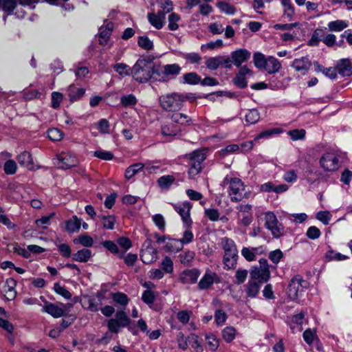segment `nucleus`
<instances>
[{"label": "nucleus", "mask_w": 352, "mask_h": 352, "mask_svg": "<svg viewBox=\"0 0 352 352\" xmlns=\"http://www.w3.org/2000/svg\"><path fill=\"white\" fill-rule=\"evenodd\" d=\"M154 64L146 58H139L131 68L133 78L140 83L148 82L154 78Z\"/></svg>", "instance_id": "1"}, {"label": "nucleus", "mask_w": 352, "mask_h": 352, "mask_svg": "<svg viewBox=\"0 0 352 352\" xmlns=\"http://www.w3.org/2000/svg\"><path fill=\"white\" fill-rule=\"evenodd\" d=\"M221 245L224 250L223 263L225 269L235 268L238 258V250L235 242L231 239L223 237L221 240Z\"/></svg>", "instance_id": "2"}, {"label": "nucleus", "mask_w": 352, "mask_h": 352, "mask_svg": "<svg viewBox=\"0 0 352 352\" xmlns=\"http://www.w3.org/2000/svg\"><path fill=\"white\" fill-rule=\"evenodd\" d=\"M161 108L168 112L179 111L184 106V96L179 93H168L159 98Z\"/></svg>", "instance_id": "3"}, {"label": "nucleus", "mask_w": 352, "mask_h": 352, "mask_svg": "<svg viewBox=\"0 0 352 352\" xmlns=\"http://www.w3.org/2000/svg\"><path fill=\"white\" fill-rule=\"evenodd\" d=\"M224 184L228 186V195L231 201L237 202L248 197L243 182L236 177H226Z\"/></svg>", "instance_id": "4"}, {"label": "nucleus", "mask_w": 352, "mask_h": 352, "mask_svg": "<svg viewBox=\"0 0 352 352\" xmlns=\"http://www.w3.org/2000/svg\"><path fill=\"white\" fill-rule=\"evenodd\" d=\"M265 226L275 238H278L284 234V226L279 223L276 215L272 212L265 214Z\"/></svg>", "instance_id": "5"}, {"label": "nucleus", "mask_w": 352, "mask_h": 352, "mask_svg": "<svg viewBox=\"0 0 352 352\" xmlns=\"http://www.w3.org/2000/svg\"><path fill=\"white\" fill-rule=\"evenodd\" d=\"M54 164L62 169H68L76 166L78 164V160L70 152H63L53 159Z\"/></svg>", "instance_id": "6"}, {"label": "nucleus", "mask_w": 352, "mask_h": 352, "mask_svg": "<svg viewBox=\"0 0 352 352\" xmlns=\"http://www.w3.org/2000/svg\"><path fill=\"white\" fill-rule=\"evenodd\" d=\"M307 282L302 279L300 276L294 277L288 287L289 297L292 299H296L307 287Z\"/></svg>", "instance_id": "7"}, {"label": "nucleus", "mask_w": 352, "mask_h": 352, "mask_svg": "<svg viewBox=\"0 0 352 352\" xmlns=\"http://www.w3.org/2000/svg\"><path fill=\"white\" fill-rule=\"evenodd\" d=\"M320 164L324 171H335L338 170L340 166L338 156L333 152L324 153L320 157Z\"/></svg>", "instance_id": "8"}, {"label": "nucleus", "mask_w": 352, "mask_h": 352, "mask_svg": "<svg viewBox=\"0 0 352 352\" xmlns=\"http://www.w3.org/2000/svg\"><path fill=\"white\" fill-rule=\"evenodd\" d=\"M250 273V278L259 283H266L270 278V269L259 268L258 266L252 267Z\"/></svg>", "instance_id": "9"}, {"label": "nucleus", "mask_w": 352, "mask_h": 352, "mask_svg": "<svg viewBox=\"0 0 352 352\" xmlns=\"http://www.w3.org/2000/svg\"><path fill=\"white\" fill-rule=\"evenodd\" d=\"M141 260L145 264H151L157 259V251L148 242V245L142 250Z\"/></svg>", "instance_id": "10"}, {"label": "nucleus", "mask_w": 352, "mask_h": 352, "mask_svg": "<svg viewBox=\"0 0 352 352\" xmlns=\"http://www.w3.org/2000/svg\"><path fill=\"white\" fill-rule=\"evenodd\" d=\"M191 207L192 205L190 202L188 201L174 205L175 210L180 214L182 221L186 225H190L191 223L190 218V211Z\"/></svg>", "instance_id": "11"}, {"label": "nucleus", "mask_w": 352, "mask_h": 352, "mask_svg": "<svg viewBox=\"0 0 352 352\" xmlns=\"http://www.w3.org/2000/svg\"><path fill=\"white\" fill-rule=\"evenodd\" d=\"M250 52L245 49H239L231 53V58L233 64L236 67H240L243 63L246 62L250 58Z\"/></svg>", "instance_id": "12"}, {"label": "nucleus", "mask_w": 352, "mask_h": 352, "mask_svg": "<svg viewBox=\"0 0 352 352\" xmlns=\"http://www.w3.org/2000/svg\"><path fill=\"white\" fill-rule=\"evenodd\" d=\"M1 6L0 8L7 12L8 14H11L14 12V10H16L15 14L19 18H23L24 16L25 12L23 11H19V6H17L15 0H0Z\"/></svg>", "instance_id": "13"}, {"label": "nucleus", "mask_w": 352, "mask_h": 352, "mask_svg": "<svg viewBox=\"0 0 352 352\" xmlns=\"http://www.w3.org/2000/svg\"><path fill=\"white\" fill-rule=\"evenodd\" d=\"M311 66V62L307 57H301L294 60L292 67L298 72L305 75L307 73Z\"/></svg>", "instance_id": "14"}, {"label": "nucleus", "mask_w": 352, "mask_h": 352, "mask_svg": "<svg viewBox=\"0 0 352 352\" xmlns=\"http://www.w3.org/2000/svg\"><path fill=\"white\" fill-rule=\"evenodd\" d=\"M217 280V274L208 270L199 282L198 287L200 289H206Z\"/></svg>", "instance_id": "15"}, {"label": "nucleus", "mask_w": 352, "mask_h": 352, "mask_svg": "<svg viewBox=\"0 0 352 352\" xmlns=\"http://www.w3.org/2000/svg\"><path fill=\"white\" fill-rule=\"evenodd\" d=\"M18 163L28 170L34 169V164L32 154L28 151H23L16 156Z\"/></svg>", "instance_id": "16"}, {"label": "nucleus", "mask_w": 352, "mask_h": 352, "mask_svg": "<svg viewBox=\"0 0 352 352\" xmlns=\"http://www.w3.org/2000/svg\"><path fill=\"white\" fill-rule=\"evenodd\" d=\"M64 305L62 307H59L55 304L45 302V305L43 307L42 311L46 312L53 316L54 318H60L63 316L65 309L63 308Z\"/></svg>", "instance_id": "17"}, {"label": "nucleus", "mask_w": 352, "mask_h": 352, "mask_svg": "<svg viewBox=\"0 0 352 352\" xmlns=\"http://www.w3.org/2000/svg\"><path fill=\"white\" fill-rule=\"evenodd\" d=\"M263 70L269 74H276L281 69L280 62L274 56H270L267 57V61L265 64Z\"/></svg>", "instance_id": "18"}, {"label": "nucleus", "mask_w": 352, "mask_h": 352, "mask_svg": "<svg viewBox=\"0 0 352 352\" xmlns=\"http://www.w3.org/2000/svg\"><path fill=\"white\" fill-rule=\"evenodd\" d=\"M200 275V272L197 269L187 270L180 275V280L184 284H191L197 281Z\"/></svg>", "instance_id": "19"}, {"label": "nucleus", "mask_w": 352, "mask_h": 352, "mask_svg": "<svg viewBox=\"0 0 352 352\" xmlns=\"http://www.w3.org/2000/svg\"><path fill=\"white\" fill-rule=\"evenodd\" d=\"M148 19L149 23L156 29H161L164 23L165 15L162 11H158L157 13H148Z\"/></svg>", "instance_id": "20"}, {"label": "nucleus", "mask_w": 352, "mask_h": 352, "mask_svg": "<svg viewBox=\"0 0 352 352\" xmlns=\"http://www.w3.org/2000/svg\"><path fill=\"white\" fill-rule=\"evenodd\" d=\"M16 286V282L14 279L10 278H8L6 281L3 290L5 292L6 298L8 300H14L16 296V291L15 287Z\"/></svg>", "instance_id": "21"}, {"label": "nucleus", "mask_w": 352, "mask_h": 352, "mask_svg": "<svg viewBox=\"0 0 352 352\" xmlns=\"http://www.w3.org/2000/svg\"><path fill=\"white\" fill-rule=\"evenodd\" d=\"M113 28V24L111 23H109L105 27L100 28L99 42L102 45L106 46L109 45Z\"/></svg>", "instance_id": "22"}, {"label": "nucleus", "mask_w": 352, "mask_h": 352, "mask_svg": "<svg viewBox=\"0 0 352 352\" xmlns=\"http://www.w3.org/2000/svg\"><path fill=\"white\" fill-rule=\"evenodd\" d=\"M304 322V314L300 313L292 317L289 322V326L293 333L300 332L302 330V324Z\"/></svg>", "instance_id": "23"}, {"label": "nucleus", "mask_w": 352, "mask_h": 352, "mask_svg": "<svg viewBox=\"0 0 352 352\" xmlns=\"http://www.w3.org/2000/svg\"><path fill=\"white\" fill-rule=\"evenodd\" d=\"M85 94V89L82 87H78L71 85L67 88V95L71 102L79 100Z\"/></svg>", "instance_id": "24"}, {"label": "nucleus", "mask_w": 352, "mask_h": 352, "mask_svg": "<svg viewBox=\"0 0 352 352\" xmlns=\"http://www.w3.org/2000/svg\"><path fill=\"white\" fill-rule=\"evenodd\" d=\"M173 113L170 118L173 122L181 125H190L192 123V120L188 115L178 111Z\"/></svg>", "instance_id": "25"}, {"label": "nucleus", "mask_w": 352, "mask_h": 352, "mask_svg": "<svg viewBox=\"0 0 352 352\" xmlns=\"http://www.w3.org/2000/svg\"><path fill=\"white\" fill-rule=\"evenodd\" d=\"M338 72L343 76H349L352 74V66L349 60H341L337 65Z\"/></svg>", "instance_id": "26"}, {"label": "nucleus", "mask_w": 352, "mask_h": 352, "mask_svg": "<svg viewBox=\"0 0 352 352\" xmlns=\"http://www.w3.org/2000/svg\"><path fill=\"white\" fill-rule=\"evenodd\" d=\"M80 226L81 219H78L76 216H73L72 218L65 222V229L69 233L79 231Z\"/></svg>", "instance_id": "27"}, {"label": "nucleus", "mask_w": 352, "mask_h": 352, "mask_svg": "<svg viewBox=\"0 0 352 352\" xmlns=\"http://www.w3.org/2000/svg\"><path fill=\"white\" fill-rule=\"evenodd\" d=\"M82 304L84 307L91 311H98L100 306L98 299L89 296H85L83 297Z\"/></svg>", "instance_id": "28"}, {"label": "nucleus", "mask_w": 352, "mask_h": 352, "mask_svg": "<svg viewBox=\"0 0 352 352\" xmlns=\"http://www.w3.org/2000/svg\"><path fill=\"white\" fill-rule=\"evenodd\" d=\"M281 5L283 8V16L287 17L289 21H291L295 14L294 8L291 3V1L281 0Z\"/></svg>", "instance_id": "29"}, {"label": "nucleus", "mask_w": 352, "mask_h": 352, "mask_svg": "<svg viewBox=\"0 0 352 352\" xmlns=\"http://www.w3.org/2000/svg\"><path fill=\"white\" fill-rule=\"evenodd\" d=\"M260 288L259 283L250 278L248 283L246 285L247 295L250 298L256 297L259 292Z\"/></svg>", "instance_id": "30"}, {"label": "nucleus", "mask_w": 352, "mask_h": 352, "mask_svg": "<svg viewBox=\"0 0 352 352\" xmlns=\"http://www.w3.org/2000/svg\"><path fill=\"white\" fill-rule=\"evenodd\" d=\"M206 157V150H197L189 154V159L190 162L199 164L201 165L202 162Z\"/></svg>", "instance_id": "31"}, {"label": "nucleus", "mask_w": 352, "mask_h": 352, "mask_svg": "<svg viewBox=\"0 0 352 352\" xmlns=\"http://www.w3.org/2000/svg\"><path fill=\"white\" fill-rule=\"evenodd\" d=\"M91 256V252L88 249H82L74 254L72 258L78 262L85 263L89 261Z\"/></svg>", "instance_id": "32"}, {"label": "nucleus", "mask_w": 352, "mask_h": 352, "mask_svg": "<svg viewBox=\"0 0 352 352\" xmlns=\"http://www.w3.org/2000/svg\"><path fill=\"white\" fill-rule=\"evenodd\" d=\"M178 129L173 123H164L161 127V134L164 137L175 136Z\"/></svg>", "instance_id": "33"}, {"label": "nucleus", "mask_w": 352, "mask_h": 352, "mask_svg": "<svg viewBox=\"0 0 352 352\" xmlns=\"http://www.w3.org/2000/svg\"><path fill=\"white\" fill-rule=\"evenodd\" d=\"M144 168V164L142 163H136L133 165H131L125 170V178L127 179H130Z\"/></svg>", "instance_id": "34"}, {"label": "nucleus", "mask_w": 352, "mask_h": 352, "mask_svg": "<svg viewBox=\"0 0 352 352\" xmlns=\"http://www.w3.org/2000/svg\"><path fill=\"white\" fill-rule=\"evenodd\" d=\"M113 69L122 77L131 75V68L125 63H118L113 65Z\"/></svg>", "instance_id": "35"}, {"label": "nucleus", "mask_w": 352, "mask_h": 352, "mask_svg": "<svg viewBox=\"0 0 352 352\" xmlns=\"http://www.w3.org/2000/svg\"><path fill=\"white\" fill-rule=\"evenodd\" d=\"M267 61V57L261 52H256L253 55V63L258 69H263Z\"/></svg>", "instance_id": "36"}, {"label": "nucleus", "mask_w": 352, "mask_h": 352, "mask_svg": "<svg viewBox=\"0 0 352 352\" xmlns=\"http://www.w3.org/2000/svg\"><path fill=\"white\" fill-rule=\"evenodd\" d=\"M138 103V100L135 95H123L120 98V104L124 107H133Z\"/></svg>", "instance_id": "37"}, {"label": "nucleus", "mask_w": 352, "mask_h": 352, "mask_svg": "<svg viewBox=\"0 0 352 352\" xmlns=\"http://www.w3.org/2000/svg\"><path fill=\"white\" fill-rule=\"evenodd\" d=\"M348 27V23L343 20H336L328 23V28L330 31L340 32Z\"/></svg>", "instance_id": "38"}, {"label": "nucleus", "mask_w": 352, "mask_h": 352, "mask_svg": "<svg viewBox=\"0 0 352 352\" xmlns=\"http://www.w3.org/2000/svg\"><path fill=\"white\" fill-rule=\"evenodd\" d=\"M188 341L191 347L196 352H202L203 347L199 340V336L195 333H191L188 336Z\"/></svg>", "instance_id": "39"}, {"label": "nucleus", "mask_w": 352, "mask_h": 352, "mask_svg": "<svg viewBox=\"0 0 352 352\" xmlns=\"http://www.w3.org/2000/svg\"><path fill=\"white\" fill-rule=\"evenodd\" d=\"M181 67L177 64H168L164 66L163 72L166 76H175L179 74Z\"/></svg>", "instance_id": "40"}, {"label": "nucleus", "mask_w": 352, "mask_h": 352, "mask_svg": "<svg viewBox=\"0 0 352 352\" xmlns=\"http://www.w3.org/2000/svg\"><path fill=\"white\" fill-rule=\"evenodd\" d=\"M217 7L221 12L228 15H233L236 12V9L233 6L225 1L217 2Z\"/></svg>", "instance_id": "41"}, {"label": "nucleus", "mask_w": 352, "mask_h": 352, "mask_svg": "<svg viewBox=\"0 0 352 352\" xmlns=\"http://www.w3.org/2000/svg\"><path fill=\"white\" fill-rule=\"evenodd\" d=\"M206 340L208 349L212 351H215L219 346V341L217 337L212 333L206 334Z\"/></svg>", "instance_id": "42"}, {"label": "nucleus", "mask_w": 352, "mask_h": 352, "mask_svg": "<svg viewBox=\"0 0 352 352\" xmlns=\"http://www.w3.org/2000/svg\"><path fill=\"white\" fill-rule=\"evenodd\" d=\"M236 329L232 327H226L222 331V337L226 342H231L236 337Z\"/></svg>", "instance_id": "43"}, {"label": "nucleus", "mask_w": 352, "mask_h": 352, "mask_svg": "<svg viewBox=\"0 0 352 352\" xmlns=\"http://www.w3.org/2000/svg\"><path fill=\"white\" fill-rule=\"evenodd\" d=\"M183 82L190 85H196L201 81L200 77L195 72H190L182 76Z\"/></svg>", "instance_id": "44"}, {"label": "nucleus", "mask_w": 352, "mask_h": 352, "mask_svg": "<svg viewBox=\"0 0 352 352\" xmlns=\"http://www.w3.org/2000/svg\"><path fill=\"white\" fill-rule=\"evenodd\" d=\"M74 242V243H80L82 246L89 248L93 245L94 239L87 234H81L75 239Z\"/></svg>", "instance_id": "45"}, {"label": "nucleus", "mask_w": 352, "mask_h": 352, "mask_svg": "<svg viewBox=\"0 0 352 352\" xmlns=\"http://www.w3.org/2000/svg\"><path fill=\"white\" fill-rule=\"evenodd\" d=\"M260 119V114L256 109H250L245 114V121L250 124L256 123Z\"/></svg>", "instance_id": "46"}, {"label": "nucleus", "mask_w": 352, "mask_h": 352, "mask_svg": "<svg viewBox=\"0 0 352 352\" xmlns=\"http://www.w3.org/2000/svg\"><path fill=\"white\" fill-rule=\"evenodd\" d=\"M175 179L173 175H164L158 179L157 183L160 188H168L173 184Z\"/></svg>", "instance_id": "47"}, {"label": "nucleus", "mask_w": 352, "mask_h": 352, "mask_svg": "<svg viewBox=\"0 0 352 352\" xmlns=\"http://www.w3.org/2000/svg\"><path fill=\"white\" fill-rule=\"evenodd\" d=\"M114 318L122 327H127L131 322V320L123 311H117Z\"/></svg>", "instance_id": "48"}, {"label": "nucleus", "mask_w": 352, "mask_h": 352, "mask_svg": "<svg viewBox=\"0 0 352 352\" xmlns=\"http://www.w3.org/2000/svg\"><path fill=\"white\" fill-rule=\"evenodd\" d=\"M165 248L168 252H179L182 249V245L178 239H169Z\"/></svg>", "instance_id": "49"}, {"label": "nucleus", "mask_w": 352, "mask_h": 352, "mask_svg": "<svg viewBox=\"0 0 352 352\" xmlns=\"http://www.w3.org/2000/svg\"><path fill=\"white\" fill-rule=\"evenodd\" d=\"M168 29L173 31L177 30L179 28L178 22L180 20V16L175 13H171L168 18Z\"/></svg>", "instance_id": "50"}, {"label": "nucleus", "mask_w": 352, "mask_h": 352, "mask_svg": "<svg viewBox=\"0 0 352 352\" xmlns=\"http://www.w3.org/2000/svg\"><path fill=\"white\" fill-rule=\"evenodd\" d=\"M221 56L209 58L206 60V65L208 69L215 70L221 65Z\"/></svg>", "instance_id": "51"}, {"label": "nucleus", "mask_w": 352, "mask_h": 352, "mask_svg": "<svg viewBox=\"0 0 352 352\" xmlns=\"http://www.w3.org/2000/svg\"><path fill=\"white\" fill-rule=\"evenodd\" d=\"M154 224L160 231H164L166 229V221L161 214H156L152 217Z\"/></svg>", "instance_id": "52"}, {"label": "nucleus", "mask_w": 352, "mask_h": 352, "mask_svg": "<svg viewBox=\"0 0 352 352\" xmlns=\"http://www.w3.org/2000/svg\"><path fill=\"white\" fill-rule=\"evenodd\" d=\"M138 43L141 48L145 50H151L153 47V42L146 36H140Z\"/></svg>", "instance_id": "53"}, {"label": "nucleus", "mask_w": 352, "mask_h": 352, "mask_svg": "<svg viewBox=\"0 0 352 352\" xmlns=\"http://www.w3.org/2000/svg\"><path fill=\"white\" fill-rule=\"evenodd\" d=\"M63 100V95L58 91L52 93L51 105L54 109H58Z\"/></svg>", "instance_id": "54"}, {"label": "nucleus", "mask_w": 352, "mask_h": 352, "mask_svg": "<svg viewBox=\"0 0 352 352\" xmlns=\"http://www.w3.org/2000/svg\"><path fill=\"white\" fill-rule=\"evenodd\" d=\"M101 221L102 226L105 229L113 230L114 228L116 223V218L114 216H102L101 217Z\"/></svg>", "instance_id": "55"}, {"label": "nucleus", "mask_w": 352, "mask_h": 352, "mask_svg": "<svg viewBox=\"0 0 352 352\" xmlns=\"http://www.w3.org/2000/svg\"><path fill=\"white\" fill-rule=\"evenodd\" d=\"M3 170L7 175H14L17 170V164L13 160L6 162Z\"/></svg>", "instance_id": "56"}, {"label": "nucleus", "mask_w": 352, "mask_h": 352, "mask_svg": "<svg viewBox=\"0 0 352 352\" xmlns=\"http://www.w3.org/2000/svg\"><path fill=\"white\" fill-rule=\"evenodd\" d=\"M280 133H282V129H280L279 128H274V129H269V130H267V131L260 133L255 138L254 140H258L261 138H268L272 136L273 135L279 134Z\"/></svg>", "instance_id": "57"}, {"label": "nucleus", "mask_w": 352, "mask_h": 352, "mask_svg": "<svg viewBox=\"0 0 352 352\" xmlns=\"http://www.w3.org/2000/svg\"><path fill=\"white\" fill-rule=\"evenodd\" d=\"M48 138L52 141H59L63 137V133L56 128L50 129L47 131Z\"/></svg>", "instance_id": "58"}, {"label": "nucleus", "mask_w": 352, "mask_h": 352, "mask_svg": "<svg viewBox=\"0 0 352 352\" xmlns=\"http://www.w3.org/2000/svg\"><path fill=\"white\" fill-rule=\"evenodd\" d=\"M161 267L166 273L170 274L173 271V262L168 256H166L161 263Z\"/></svg>", "instance_id": "59"}, {"label": "nucleus", "mask_w": 352, "mask_h": 352, "mask_svg": "<svg viewBox=\"0 0 352 352\" xmlns=\"http://www.w3.org/2000/svg\"><path fill=\"white\" fill-rule=\"evenodd\" d=\"M268 87L271 89L277 90L285 88V85L283 80L278 78L272 77L269 81Z\"/></svg>", "instance_id": "60"}, {"label": "nucleus", "mask_w": 352, "mask_h": 352, "mask_svg": "<svg viewBox=\"0 0 352 352\" xmlns=\"http://www.w3.org/2000/svg\"><path fill=\"white\" fill-rule=\"evenodd\" d=\"M292 140L296 141L304 139L305 136V131L304 129H294L287 132Z\"/></svg>", "instance_id": "61"}, {"label": "nucleus", "mask_w": 352, "mask_h": 352, "mask_svg": "<svg viewBox=\"0 0 352 352\" xmlns=\"http://www.w3.org/2000/svg\"><path fill=\"white\" fill-rule=\"evenodd\" d=\"M54 289L56 293L62 296L65 299H69L72 297L71 293L65 287L58 283L54 284Z\"/></svg>", "instance_id": "62"}, {"label": "nucleus", "mask_w": 352, "mask_h": 352, "mask_svg": "<svg viewBox=\"0 0 352 352\" xmlns=\"http://www.w3.org/2000/svg\"><path fill=\"white\" fill-rule=\"evenodd\" d=\"M191 314V311L182 310L177 313V318L182 324H186L190 321Z\"/></svg>", "instance_id": "63"}, {"label": "nucleus", "mask_w": 352, "mask_h": 352, "mask_svg": "<svg viewBox=\"0 0 352 352\" xmlns=\"http://www.w3.org/2000/svg\"><path fill=\"white\" fill-rule=\"evenodd\" d=\"M195 252L192 251H187L184 254H179V260L183 264H188L190 263L195 258Z\"/></svg>", "instance_id": "64"}]
</instances>
